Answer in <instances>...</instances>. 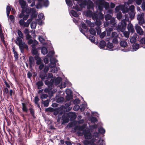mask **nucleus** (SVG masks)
Wrapping results in <instances>:
<instances>
[{
    "instance_id": "f257e3e1",
    "label": "nucleus",
    "mask_w": 145,
    "mask_h": 145,
    "mask_svg": "<svg viewBox=\"0 0 145 145\" xmlns=\"http://www.w3.org/2000/svg\"><path fill=\"white\" fill-rule=\"evenodd\" d=\"M47 80L44 81L45 84L47 86L48 88H46L44 90L45 92L48 93L51 91L53 87V84L54 82V79H51L50 81L48 80L49 78H52L53 77V75L52 73H50L47 74Z\"/></svg>"
},
{
    "instance_id": "f03ea898",
    "label": "nucleus",
    "mask_w": 145,
    "mask_h": 145,
    "mask_svg": "<svg viewBox=\"0 0 145 145\" xmlns=\"http://www.w3.org/2000/svg\"><path fill=\"white\" fill-rule=\"evenodd\" d=\"M15 42L19 46L22 53L24 52V49H28V46L25 44L24 42H23L22 39L19 37H17L16 40H15Z\"/></svg>"
},
{
    "instance_id": "7ed1b4c3",
    "label": "nucleus",
    "mask_w": 145,
    "mask_h": 145,
    "mask_svg": "<svg viewBox=\"0 0 145 145\" xmlns=\"http://www.w3.org/2000/svg\"><path fill=\"white\" fill-rule=\"evenodd\" d=\"M22 110L25 113H27L29 110L30 113L33 117L34 119L36 118V117L35 116V110L33 108H30L28 109L27 107V103L26 102L22 103Z\"/></svg>"
},
{
    "instance_id": "20e7f679",
    "label": "nucleus",
    "mask_w": 145,
    "mask_h": 145,
    "mask_svg": "<svg viewBox=\"0 0 145 145\" xmlns=\"http://www.w3.org/2000/svg\"><path fill=\"white\" fill-rule=\"evenodd\" d=\"M126 21L125 19L122 20L121 23L119 24L117 28L121 31L123 32L126 29Z\"/></svg>"
},
{
    "instance_id": "39448f33",
    "label": "nucleus",
    "mask_w": 145,
    "mask_h": 145,
    "mask_svg": "<svg viewBox=\"0 0 145 145\" xmlns=\"http://www.w3.org/2000/svg\"><path fill=\"white\" fill-rule=\"evenodd\" d=\"M108 3L105 1L104 0H100L98 5V8L101 11L103 9V7H105L106 8L108 6Z\"/></svg>"
},
{
    "instance_id": "423d86ee",
    "label": "nucleus",
    "mask_w": 145,
    "mask_h": 145,
    "mask_svg": "<svg viewBox=\"0 0 145 145\" xmlns=\"http://www.w3.org/2000/svg\"><path fill=\"white\" fill-rule=\"evenodd\" d=\"M144 13H140L138 14L137 17V19L138 20V24L140 25H142L144 22Z\"/></svg>"
},
{
    "instance_id": "0eeeda50",
    "label": "nucleus",
    "mask_w": 145,
    "mask_h": 145,
    "mask_svg": "<svg viewBox=\"0 0 145 145\" xmlns=\"http://www.w3.org/2000/svg\"><path fill=\"white\" fill-rule=\"evenodd\" d=\"M84 135L86 139H90L92 137L91 133L88 130L85 129L84 130L83 132Z\"/></svg>"
},
{
    "instance_id": "6e6552de",
    "label": "nucleus",
    "mask_w": 145,
    "mask_h": 145,
    "mask_svg": "<svg viewBox=\"0 0 145 145\" xmlns=\"http://www.w3.org/2000/svg\"><path fill=\"white\" fill-rule=\"evenodd\" d=\"M135 27L137 33L138 34L140 35L143 34V32L142 29L137 24H136Z\"/></svg>"
},
{
    "instance_id": "1a4fd4ad",
    "label": "nucleus",
    "mask_w": 145,
    "mask_h": 145,
    "mask_svg": "<svg viewBox=\"0 0 145 145\" xmlns=\"http://www.w3.org/2000/svg\"><path fill=\"white\" fill-rule=\"evenodd\" d=\"M35 62L34 58L32 56H30L29 58V68H32L33 66L35 65Z\"/></svg>"
},
{
    "instance_id": "9d476101",
    "label": "nucleus",
    "mask_w": 145,
    "mask_h": 145,
    "mask_svg": "<svg viewBox=\"0 0 145 145\" xmlns=\"http://www.w3.org/2000/svg\"><path fill=\"white\" fill-rule=\"evenodd\" d=\"M47 74L45 73H44L43 72H41L39 75V77L41 78V80L42 81H44L47 78Z\"/></svg>"
},
{
    "instance_id": "9b49d317",
    "label": "nucleus",
    "mask_w": 145,
    "mask_h": 145,
    "mask_svg": "<svg viewBox=\"0 0 145 145\" xmlns=\"http://www.w3.org/2000/svg\"><path fill=\"white\" fill-rule=\"evenodd\" d=\"M68 115L71 120H74L76 118V115L74 113L69 112L68 113Z\"/></svg>"
},
{
    "instance_id": "f8f14e48",
    "label": "nucleus",
    "mask_w": 145,
    "mask_h": 145,
    "mask_svg": "<svg viewBox=\"0 0 145 145\" xmlns=\"http://www.w3.org/2000/svg\"><path fill=\"white\" fill-rule=\"evenodd\" d=\"M43 81H39L37 82L36 85L37 86L38 89H41L42 88V87L43 86L44 84L43 82Z\"/></svg>"
},
{
    "instance_id": "ddd939ff",
    "label": "nucleus",
    "mask_w": 145,
    "mask_h": 145,
    "mask_svg": "<svg viewBox=\"0 0 145 145\" xmlns=\"http://www.w3.org/2000/svg\"><path fill=\"white\" fill-rule=\"evenodd\" d=\"M127 29L130 32L133 33L134 31V29L133 26L131 23H129L128 25Z\"/></svg>"
},
{
    "instance_id": "4468645a",
    "label": "nucleus",
    "mask_w": 145,
    "mask_h": 145,
    "mask_svg": "<svg viewBox=\"0 0 145 145\" xmlns=\"http://www.w3.org/2000/svg\"><path fill=\"white\" fill-rule=\"evenodd\" d=\"M54 80V82L56 85L59 84L62 80V78L61 77H58L56 78Z\"/></svg>"
},
{
    "instance_id": "2eb2a0df",
    "label": "nucleus",
    "mask_w": 145,
    "mask_h": 145,
    "mask_svg": "<svg viewBox=\"0 0 145 145\" xmlns=\"http://www.w3.org/2000/svg\"><path fill=\"white\" fill-rule=\"evenodd\" d=\"M106 46V43L103 40H101L99 42V47L100 48L102 49L105 48Z\"/></svg>"
},
{
    "instance_id": "dca6fc26",
    "label": "nucleus",
    "mask_w": 145,
    "mask_h": 145,
    "mask_svg": "<svg viewBox=\"0 0 145 145\" xmlns=\"http://www.w3.org/2000/svg\"><path fill=\"white\" fill-rule=\"evenodd\" d=\"M19 2L22 8H25L26 4V2L24 0H19Z\"/></svg>"
},
{
    "instance_id": "f3484780",
    "label": "nucleus",
    "mask_w": 145,
    "mask_h": 145,
    "mask_svg": "<svg viewBox=\"0 0 145 145\" xmlns=\"http://www.w3.org/2000/svg\"><path fill=\"white\" fill-rule=\"evenodd\" d=\"M134 6H132V7L131 8V12L129 13V17L130 18H133L134 17L135 14L133 11L134 10Z\"/></svg>"
},
{
    "instance_id": "a211bd4d",
    "label": "nucleus",
    "mask_w": 145,
    "mask_h": 145,
    "mask_svg": "<svg viewBox=\"0 0 145 145\" xmlns=\"http://www.w3.org/2000/svg\"><path fill=\"white\" fill-rule=\"evenodd\" d=\"M48 52L47 48L45 47H43L41 49V53L44 55L46 54Z\"/></svg>"
},
{
    "instance_id": "6ab92c4d",
    "label": "nucleus",
    "mask_w": 145,
    "mask_h": 145,
    "mask_svg": "<svg viewBox=\"0 0 145 145\" xmlns=\"http://www.w3.org/2000/svg\"><path fill=\"white\" fill-rule=\"evenodd\" d=\"M120 45L121 47L125 48L127 45V43L125 41L121 40L120 42Z\"/></svg>"
},
{
    "instance_id": "aec40b11",
    "label": "nucleus",
    "mask_w": 145,
    "mask_h": 145,
    "mask_svg": "<svg viewBox=\"0 0 145 145\" xmlns=\"http://www.w3.org/2000/svg\"><path fill=\"white\" fill-rule=\"evenodd\" d=\"M87 38L91 42H94L95 41V38L93 36L89 35L88 36Z\"/></svg>"
},
{
    "instance_id": "412c9836",
    "label": "nucleus",
    "mask_w": 145,
    "mask_h": 145,
    "mask_svg": "<svg viewBox=\"0 0 145 145\" xmlns=\"http://www.w3.org/2000/svg\"><path fill=\"white\" fill-rule=\"evenodd\" d=\"M89 31L90 34L93 35H96V31L94 28L92 27L90 28L89 29Z\"/></svg>"
},
{
    "instance_id": "4be33fe9",
    "label": "nucleus",
    "mask_w": 145,
    "mask_h": 145,
    "mask_svg": "<svg viewBox=\"0 0 145 145\" xmlns=\"http://www.w3.org/2000/svg\"><path fill=\"white\" fill-rule=\"evenodd\" d=\"M11 8L10 6L7 5L6 7L7 15L8 16H9L10 12L11 11Z\"/></svg>"
},
{
    "instance_id": "5701e85b",
    "label": "nucleus",
    "mask_w": 145,
    "mask_h": 145,
    "mask_svg": "<svg viewBox=\"0 0 145 145\" xmlns=\"http://www.w3.org/2000/svg\"><path fill=\"white\" fill-rule=\"evenodd\" d=\"M95 24L98 27L100 26L101 24V22L99 19H97L96 20L95 22Z\"/></svg>"
},
{
    "instance_id": "b1692460",
    "label": "nucleus",
    "mask_w": 145,
    "mask_h": 145,
    "mask_svg": "<svg viewBox=\"0 0 145 145\" xmlns=\"http://www.w3.org/2000/svg\"><path fill=\"white\" fill-rule=\"evenodd\" d=\"M71 13L72 15L75 17H78V15L77 12L74 10H72L71 11Z\"/></svg>"
},
{
    "instance_id": "393cba45",
    "label": "nucleus",
    "mask_w": 145,
    "mask_h": 145,
    "mask_svg": "<svg viewBox=\"0 0 145 145\" xmlns=\"http://www.w3.org/2000/svg\"><path fill=\"white\" fill-rule=\"evenodd\" d=\"M106 46L107 48L110 49L114 47L113 44L109 42L106 44Z\"/></svg>"
},
{
    "instance_id": "a878e982",
    "label": "nucleus",
    "mask_w": 145,
    "mask_h": 145,
    "mask_svg": "<svg viewBox=\"0 0 145 145\" xmlns=\"http://www.w3.org/2000/svg\"><path fill=\"white\" fill-rule=\"evenodd\" d=\"M49 101L48 100H47L44 101L42 100V103L44 104V107H47L49 105Z\"/></svg>"
},
{
    "instance_id": "bb28decb",
    "label": "nucleus",
    "mask_w": 145,
    "mask_h": 145,
    "mask_svg": "<svg viewBox=\"0 0 145 145\" xmlns=\"http://www.w3.org/2000/svg\"><path fill=\"white\" fill-rule=\"evenodd\" d=\"M33 11H32L33 12L31 16V18L32 19L34 18H36L37 16V14L36 13V11L35 10Z\"/></svg>"
},
{
    "instance_id": "cd10ccee",
    "label": "nucleus",
    "mask_w": 145,
    "mask_h": 145,
    "mask_svg": "<svg viewBox=\"0 0 145 145\" xmlns=\"http://www.w3.org/2000/svg\"><path fill=\"white\" fill-rule=\"evenodd\" d=\"M0 37L1 38L2 41L3 42L5 41L4 39V35L3 33L2 29H0Z\"/></svg>"
},
{
    "instance_id": "c85d7f7f",
    "label": "nucleus",
    "mask_w": 145,
    "mask_h": 145,
    "mask_svg": "<svg viewBox=\"0 0 145 145\" xmlns=\"http://www.w3.org/2000/svg\"><path fill=\"white\" fill-rule=\"evenodd\" d=\"M136 41V38L135 37H131L130 39V42L131 43H135Z\"/></svg>"
},
{
    "instance_id": "c756f323",
    "label": "nucleus",
    "mask_w": 145,
    "mask_h": 145,
    "mask_svg": "<svg viewBox=\"0 0 145 145\" xmlns=\"http://www.w3.org/2000/svg\"><path fill=\"white\" fill-rule=\"evenodd\" d=\"M13 52L14 54V57L16 60H18V55L17 52L14 50H13Z\"/></svg>"
},
{
    "instance_id": "7c9ffc66",
    "label": "nucleus",
    "mask_w": 145,
    "mask_h": 145,
    "mask_svg": "<svg viewBox=\"0 0 145 145\" xmlns=\"http://www.w3.org/2000/svg\"><path fill=\"white\" fill-rule=\"evenodd\" d=\"M64 101V98L63 97H59L56 99V102L58 103H62Z\"/></svg>"
},
{
    "instance_id": "2f4dec72",
    "label": "nucleus",
    "mask_w": 145,
    "mask_h": 145,
    "mask_svg": "<svg viewBox=\"0 0 145 145\" xmlns=\"http://www.w3.org/2000/svg\"><path fill=\"white\" fill-rule=\"evenodd\" d=\"M18 34L19 36V37L20 38L23 39L24 38V35L22 32L20 30H18Z\"/></svg>"
},
{
    "instance_id": "473e14b6",
    "label": "nucleus",
    "mask_w": 145,
    "mask_h": 145,
    "mask_svg": "<svg viewBox=\"0 0 145 145\" xmlns=\"http://www.w3.org/2000/svg\"><path fill=\"white\" fill-rule=\"evenodd\" d=\"M112 18V16L109 14H106L105 16V19L106 21L110 20Z\"/></svg>"
},
{
    "instance_id": "72a5a7b5",
    "label": "nucleus",
    "mask_w": 145,
    "mask_h": 145,
    "mask_svg": "<svg viewBox=\"0 0 145 145\" xmlns=\"http://www.w3.org/2000/svg\"><path fill=\"white\" fill-rule=\"evenodd\" d=\"M139 45L137 43H134L132 46L133 49L136 50H137L139 48Z\"/></svg>"
},
{
    "instance_id": "f704fd0d",
    "label": "nucleus",
    "mask_w": 145,
    "mask_h": 145,
    "mask_svg": "<svg viewBox=\"0 0 145 145\" xmlns=\"http://www.w3.org/2000/svg\"><path fill=\"white\" fill-rule=\"evenodd\" d=\"M71 102L67 103L65 104L64 107L65 108H67L69 107V110H71V108L69 106L71 105Z\"/></svg>"
},
{
    "instance_id": "c9c22d12",
    "label": "nucleus",
    "mask_w": 145,
    "mask_h": 145,
    "mask_svg": "<svg viewBox=\"0 0 145 145\" xmlns=\"http://www.w3.org/2000/svg\"><path fill=\"white\" fill-rule=\"evenodd\" d=\"M32 54L37 55L38 54V51L36 48H32Z\"/></svg>"
},
{
    "instance_id": "e433bc0d",
    "label": "nucleus",
    "mask_w": 145,
    "mask_h": 145,
    "mask_svg": "<svg viewBox=\"0 0 145 145\" xmlns=\"http://www.w3.org/2000/svg\"><path fill=\"white\" fill-rule=\"evenodd\" d=\"M38 44V42L36 40H34L33 43V44L31 46L32 48H36V46Z\"/></svg>"
},
{
    "instance_id": "4c0bfd02",
    "label": "nucleus",
    "mask_w": 145,
    "mask_h": 145,
    "mask_svg": "<svg viewBox=\"0 0 145 145\" xmlns=\"http://www.w3.org/2000/svg\"><path fill=\"white\" fill-rule=\"evenodd\" d=\"M86 15L87 16H91L93 15L92 12L90 10H88L86 12Z\"/></svg>"
},
{
    "instance_id": "58836bf2",
    "label": "nucleus",
    "mask_w": 145,
    "mask_h": 145,
    "mask_svg": "<svg viewBox=\"0 0 145 145\" xmlns=\"http://www.w3.org/2000/svg\"><path fill=\"white\" fill-rule=\"evenodd\" d=\"M45 111L46 112H52L54 111V109L52 108L49 107L46 109Z\"/></svg>"
},
{
    "instance_id": "ea45409f",
    "label": "nucleus",
    "mask_w": 145,
    "mask_h": 145,
    "mask_svg": "<svg viewBox=\"0 0 145 145\" xmlns=\"http://www.w3.org/2000/svg\"><path fill=\"white\" fill-rule=\"evenodd\" d=\"M110 24L112 25L113 26H114V25L116 24L115 22V19L114 18H112L110 20Z\"/></svg>"
},
{
    "instance_id": "a19ab883",
    "label": "nucleus",
    "mask_w": 145,
    "mask_h": 145,
    "mask_svg": "<svg viewBox=\"0 0 145 145\" xmlns=\"http://www.w3.org/2000/svg\"><path fill=\"white\" fill-rule=\"evenodd\" d=\"M98 131L100 133L104 134L105 133V131L103 127H101L99 128Z\"/></svg>"
},
{
    "instance_id": "79ce46f5",
    "label": "nucleus",
    "mask_w": 145,
    "mask_h": 145,
    "mask_svg": "<svg viewBox=\"0 0 145 145\" xmlns=\"http://www.w3.org/2000/svg\"><path fill=\"white\" fill-rule=\"evenodd\" d=\"M49 70V67L48 66H46L43 70L41 72H43L44 73H47Z\"/></svg>"
},
{
    "instance_id": "37998d69",
    "label": "nucleus",
    "mask_w": 145,
    "mask_h": 145,
    "mask_svg": "<svg viewBox=\"0 0 145 145\" xmlns=\"http://www.w3.org/2000/svg\"><path fill=\"white\" fill-rule=\"evenodd\" d=\"M37 25V22H36L35 21H33L32 22L31 24V28H32L33 27H36Z\"/></svg>"
},
{
    "instance_id": "c03bdc74",
    "label": "nucleus",
    "mask_w": 145,
    "mask_h": 145,
    "mask_svg": "<svg viewBox=\"0 0 145 145\" xmlns=\"http://www.w3.org/2000/svg\"><path fill=\"white\" fill-rule=\"evenodd\" d=\"M144 1V0H136L135 3L138 5H140L142 3L143 1Z\"/></svg>"
},
{
    "instance_id": "a18cd8bd",
    "label": "nucleus",
    "mask_w": 145,
    "mask_h": 145,
    "mask_svg": "<svg viewBox=\"0 0 145 145\" xmlns=\"http://www.w3.org/2000/svg\"><path fill=\"white\" fill-rule=\"evenodd\" d=\"M90 120L91 122L93 123H95L97 121L96 118L95 117H93L90 119Z\"/></svg>"
},
{
    "instance_id": "49530a36",
    "label": "nucleus",
    "mask_w": 145,
    "mask_h": 145,
    "mask_svg": "<svg viewBox=\"0 0 145 145\" xmlns=\"http://www.w3.org/2000/svg\"><path fill=\"white\" fill-rule=\"evenodd\" d=\"M122 14L121 12H119L117 14L116 17L117 18L119 19L120 20L121 19V18H122Z\"/></svg>"
},
{
    "instance_id": "de8ad7c7",
    "label": "nucleus",
    "mask_w": 145,
    "mask_h": 145,
    "mask_svg": "<svg viewBox=\"0 0 145 145\" xmlns=\"http://www.w3.org/2000/svg\"><path fill=\"white\" fill-rule=\"evenodd\" d=\"M141 8L142 9L143 11H145V1H143L142 2L141 5Z\"/></svg>"
},
{
    "instance_id": "09e8293b",
    "label": "nucleus",
    "mask_w": 145,
    "mask_h": 145,
    "mask_svg": "<svg viewBox=\"0 0 145 145\" xmlns=\"http://www.w3.org/2000/svg\"><path fill=\"white\" fill-rule=\"evenodd\" d=\"M66 98L67 100L69 101L72 99V95H68L66 96Z\"/></svg>"
},
{
    "instance_id": "8fccbe9b",
    "label": "nucleus",
    "mask_w": 145,
    "mask_h": 145,
    "mask_svg": "<svg viewBox=\"0 0 145 145\" xmlns=\"http://www.w3.org/2000/svg\"><path fill=\"white\" fill-rule=\"evenodd\" d=\"M66 3L68 6H71L72 5V2L71 0H65Z\"/></svg>"
},
{
    "instance_id": "3c124183",
    "label": "nucleus",
    "mask_w": 145,
    "mask_h": 145,
    "mask_svg": "<svg viewBox=\"0 0 145 145\" xmlns=\"http://www.w3.org/2000/svg\"><path fill=\"white\" fill-rule=\"evenodd\" d=\"M99 18L100 20H102L104 18V15L101 12H99Z\"/></svg>"
},
{
    "instance_id": "603ef678",
    "label": "nucleus",
    "mask_w": 145,
    "mask_h": 145,
    "mask_svg": "<svg viewBox=\"0 0 145 145\" xmlns=\"http://www.w3.org/2000/svg\"><path fill=\"white\" fill-rule=\"evenodd\" d=\"M106 35V32L105 31H104L100 35V37L101 39H103V38Z\"/></svg>"
},
{
    "instance_id": "864d4df0",
    "label": "nucleus",
    "mask_w": 145,
    "mask_h": 145,
    "mask_svg": "<svg viewBox=\"0 0 145 145\" xmlns=\"http://www.w3.org/2000/svg\"><path fill=\"white\" fill-rule=\"evenodd\" d=\"M73 102L74 104H79L80 103V100L79 99H76L74 100Z\"/></svg>"
},
{
    "instance_id": "5fc2aeb1",
    "label": "nucleus",
    "mask_w": 145,
    "mask_h": 145,
    "mask_svg": "<svg viewBox=\"0 0 145 145\" xmlns=\"http://www.w3.org/2000/svg\"><path fill=\"white\" fill-rule=\"evenodd\" d=\"M110 22L109 21H106V22H105L104 24V26L105 27H106L109 26L110 25Z\"/></svg>"
},
{
    "instance_id": "6e6d98bb",
    "label": "nucleus",
    "mask_w": 145,
    "mask_h": 145,
    "mask_svg": "<svg viewBox=\"0 0 145 145\" xmlns=\"http://www.w3.org/2000/svg\"><path fill=\"white\" fill-rule=\"evenodd\" d=\"M83 143L84 145H88L90 144L89 140H85L83 141Z\"/></svg>"
},
{
    "instance_id": "4d7b16f0",
    "label": "nucleus",
    "mask_w": 145,
    "mask_h": 145,
    "mask_svg": "<svg viewBox=\"0 0 145 145\" xmlns=\"http://www.w3.org/2000/svg\"><path fill=\"white\" fill-rule=\"evenodd\" d=\"M39 100V99L38 96H36L34 99V102L35 104H37Z\"/></svg>"
},
{
    "instance_id": "13d9d810",
    "label": "nucleus",
    "mask_w": 145,
    "mask_h": 145,
    "mask_svg": "<svg viewBox=\"0 0 145 145\" xmlns=\"http://www.w3.org/2000/svg\"><path fill=\"white\" fill-rule=\"evenodd\" d=\"M49 5V2L48 0L45 1L44 3V5L45 7H47Z\"/></svg>"
},
{
    "instance_id": "bf43d9fd",
    "label": "nucleus",
    "mask_w": 145,
    "mask_h": 145,
    "mask_svg": "<svg viewBox=\"0 0 145 145\" xmlns=\"http://www.w3.org/2000/svg\"><path fill=\"white\" fill-rule=\"evenodd\" d=\"M80 108L79 106L78 105H76L74 107V109L75 111L78 110Z\"/></svg>"
},
{
    "instance_id": "052dcab7",
    "label": "nucleus",
    "mask_w": 145,
    "mask_h": 145,
    "mask_svg": "<svg viewBox=\"0 0 145 145\" xmlns=\"http://www.w3.org/2000/svg\"><path fill=\"white\" fill-rule=\"evenodd\" d=\"M44 17V14L43 13H41L39 14L38 17L39 18V19H42Z\"/></svg>"
},
{
    "instance_id": "680f3d73",
    "label": "nucleus",
    "mask_w": 145,
    "mask_h": 145,
    "mask_svg": "<svg viewBox=\"0 0 145 145\" xmlns=\"http://www.w3.org/2000/svg\"><path fill=\"white\" fill-rule=\"evenodd\" d=\"M112 37L116 38L118 36L117 33L116 32H113L112 34Z\"/></svg>"
},
{
    "instance_id": "e2e57ef3",
    "label": "nucleus",
    "mask_w": 145,
    "mask_h": 145,
    "mask_svg": "<svg viewBox=\"0 0 145 145\" xmlns=\"http://www.w3.org/2000/svg\"><path fill=\"white\" fill-rule=\"evenodd\" d=\"M49 66L51 68H53L55 67L56 65V64L55 63L51 62L49 64Z\"/></svg>"
},
{
    "instance_id": "0e129e2a",
    "label": "nucleus",
    "mask_w": 145,
    "mask_h": 145,
    "mask_svg": "<svg viewBox=\"0 0 145 145\" xmlns=\"http://www.w3.org/2000/svg\"><path fill=\"white\" fill-rule=\"evenodd\" d=\"M9 18L12 22H14V16L12 15H9Z\"/></svg>"
},
{
    "instance_id": "69168bd1",
    "label": "nucleus",
    "mask_w": 145,
    "mask_h": 145,
    "mask_svg": "<svg viewBox=\"0 0 145 145\" xmlns=\"http://www.w3.org/2000/svg\"><path fill=\"white\" fill-rule=\"evenodd\" d=\"M36 63L37 65H40L41 64H42V62L41 61V60L40 59H39L37 60Z\"/></svg>"
},
{
    "instance_id": "338daca9",
    "label": "nucleus",
    "mask_w": 145,
    "mask_h": 145,
    "mask_svg": "<svg viewBox=\"0 0 145 145\" xmlns=\"http://www.w3.org/2000/svg\"><path fill=\"white\" fill-rule=\"evenodd\" d=\"M3 91L4 93L6 94H8L9 93L8 90V88H4V90H3Z\"/></svg>"
},
{
    "instance_id": "774afa93",
    "label": "nucleus",
    "mask_w": 145,
    "mask_h": 145,
    "mask_svg": "<svg viewBox=\"0 0 145 145\" xmlns=\"http://www.w3.org/2000/svg\"><path fill=\"white\" fill-rule=\"evenodd\" d=\"M140 42L142 44H145V37L143 38L140 40Z\"/></svg>"
}]
</instances>
